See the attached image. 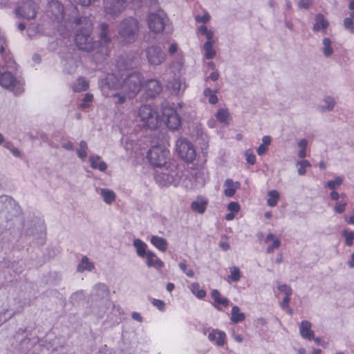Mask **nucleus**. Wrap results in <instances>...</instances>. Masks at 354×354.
<instances>
[{"label": "nucleus", "mask_w": 354, "mask_h": 354, "mask_svg": "<svg viewBox=\"0 0 354 354\" xmlns=\"http://www.w3.org/2000/svg\"><path fill=\"white\" fill-rule=\"evenodd\" d=\"M93 269H94L93 263L89 261L87 257H83L81 263L77 266V271L83 272L85 270L91 271Z\"/></svg>", "instance_id": "31"}, {"label": "nucleus", "mask_w": 354, "mask_h": 354, "mask_svg": "<svg viewBox=\"0 0 354 354\" xmlns=\"http://www.w3.org/2000/svg\"><path fill=\"white\" fill-rule=\"evenodd\" d=\"M88 87V83L83 77H80L77 80V85L75 86V90L77 91H85Z\"/></svg>", "instance_id": "42"}, {"label": "nucleus", "mask_w": 354, "mask_h": 354, "mask_svg": "<svg viewBox=\"0 0 354 354\" xmlns=\"http://www.w3.org/2000/svg\"><path fill=\"white\" fill-rule=\"evenodd\" d=\"M281 241L279 239H274L272 244L267 248V253H272L274 249L279 248Z\"/></svg>", "instance_id": "54"}, {"label": "nucleus", "mask_w": 354, "mask_h": 354, "mask_svg": "<svg viewBox=\"0 0 354 354\" xmlns=\"http://www.w3.org/2000/svg\"><path fill=\"white\" fill-rule=\"evenodd\" d=\"M126 95H122L120 93H115L113 95V97H115L118 99L117 103L118 104H123L126 101Z\"/></svg>", "instance_id": "58"}, {"label": "nucleus", "mask_w": 354, "mask_h": 354, "mask_svg": "<svg viewBox=\"0 0 354 354\" xmlns=\"http://www.w3.org/2000/svg\"><path fill=\"white\" fill-rule=\"evenodd\" d=\"M246 161L250 165H254L256 162V156L252 149H248L245 151Z\"/></svg>", "instance_id": "47"}, {"label": "nucleus", "mask_w": 354, "mask_h": 354, "mask_svg": "<svg viewBox=\"0 0 354 354\" xmlns=\"http://www.w3.org/2000/svg\"><path fill=\"white\" fill-rule=\"evenodd\" d=\"M169 19L161 10L157 12H150L147 17L149 28L155 33L161 32L167 27Z\"/></svg>", "instance_id": "8"}, {"label": "nucleus", "mask_w": 354, "mask_h": 354, "mask_svg": "<svg viewBox=\"0 0 354 354\" xmlns=\"http://www.w3.org/2000/svg\"><path fill=\"white\" fill-rule=\"evenodd\" d=\"M0 85L19 95L24 91V84L17 80L12 73L3 72L0 74Z\"/></svg>", "instance_id": "7"}, {"label": "nucleus", "mask_w": 354, "mask_h": 354, "mask_svg": "<svg viewBox=\"0 0 354 354\" xmlns=\"http://www.w3.org/2000/svg\"><path fill=\"white\" fill-rule=\"evenodd\" d=\"M228 277L234 282H237L241 279V272L238 267L230 268V275Z\"/></svg>", "instance_id": "43"}, {"label": "nucleus", "mask_w": 354, "mask_h": 354, "mask_svg": "<svg viewBox=\"0 0 354 354\" xmlns=\"http://www.w3.org/2000/svg\"><path fill=\"white\" fill-rule=\"evenodd\" d=\"M145 88L147 97L150 98H155L162 92V86L159 80L156 79H150L145 84Z\"/></svg>", "instance_id": "15"}, {"label": "nucleus", "mask_w": 354, "mask_h": 354, "mask_svg": "<svg viewBox=\"0 0 354 354\" xmlns=\"http://www.w3.org/2000/svg\"><path fill=\"white\" fill-rule=\"evenodd\" d=\"M120 84L118 80L114 74H108L104 79V85L111 89H120Z\"/></svg>", "instance_id": "26"}, {"label": "nucleus", "mask_w": 354, "mask_h": 354, "mask_svg": "<svg viewBox=\"0 0 354 354\" xmlns=\"http://www.w3.org/2000/svg\"><path fill=\"white\" fill-rule=\"evenodd\" d=\"M300 334L302 337L308 339H314V332L311 330V324L307 320L301 322L299 327Z\"/></svg>", "instance_id": "18"}, {"label": "nucleus", "mask_w": 354, "mask_h": 354, "mask_svg": "<svg viewBox=\"0 0 354 354\" xmlns=\"http://www.w3.org/2000/svg\"><path fill=\"white\" fill-rule=\"evenodd\" d=\"M218 331H220L219 330H212L211 333L208 335V339L211 342H213L216 339V335H218Z\"/></svg>", "instance_id": "62"}, {"label": "nucleus", "mask_w": 354, "mask_h": 354, "mask_svg": "<svg viewBox=\"0 0 354 354\" xmlns=\"http://www.w3.org/2000/svg\"><path fill=\"white\" fill-rule=\"evenodd\" d=\"M324 103L326 104V106H320L319 107V110L322 111H332L335 106V100L333 97L327 96L324 100Z\"/></svg>", "instance_id": "38"}, {"label": "nucleus", "mask_w": 354, "mask_h": 354, "mask_svg": "<svg viewBox=\"0 0 354 354\" xmlns=\"http://www.w3.org/2000/svg\"><path fill=\"white\" fill-rule=\"evenodd\" d=\"M138 57L133 55H124L119 57L117 67L120 71H129L137 67Z\"/></svg>", "instance_id": "14"}, {"label": "nucleus", "mask_w": 354, "mask_h": 354, "mask_svg": "<svg viewBox=\"0 0 354 354\" xmlns=\"http://www.w3.org/2000/svg\"><path fill=\"white\" fill-rule=\"evenodd\" d=\"M217 92V90L212 91L209 88H206L204 91L203 94L205 97H208V102L211 104H215L218 102V97L216 95V93Z\"/></svg>", "instance_id": "33"}, {"label": "nucleus", "mask_w": 354, "mask_h": 354, "mask_svg": "<svg viewBox=\"0 0 354 354\" xmlns=\"http://www.w3.org/2000/svg\"><path fill=\"white\" fill-rule=\"evenodd\" d=\"M12 206V198L7 196L0 197V214L4 212Z\"/></svg>", "instance_id": "34"}, {"label": "nucleus", "mask_w": 354, "mask_h": 354, "mask_svg": "<svg viewBox=\"0 0 354 354\" xmlns=\"http://www.w3.org/2000/svg\"><path fill=\"white\" fill-rule=\"evenodd\" d=\"M150 242L162 252H165L167 248L168 243L165 238L153 235L151 237Z\"/></svg>", "instance_id": "24"}, {"label": "nucleus", "mask_w": 354, "mask_h": 354, "mask_svg": "<svg viewBox=\"0 0 354 354\" xmlns=\"http://www.w3.org/2000/svg\"><path fill=\"white\" fill-rule=\"evenodd\" d=\"M77 30L75 43L79 50L91 53L97 63L104 62L107 56V47L100 41H95L91 36L92 20L88 17H80L74 20Z\"/></svg>", "instance_id": "1"}, {"label": "nucleus", "mask_w": 354, "mask_h": 354, "mask_svg": "<svg viewBox=\"0 0 354 354\" xmlns=\"http://www.w3.org/2000/svg\"><path fill=\"white\" fill-rule=\"evenodd\" d=\"M342 236L345 238V243L346 245H353L354 240V231L344 230L342 232Z\"/></svg>", "instance_id": "41"}, {"label": "nucleus", "mask_w": 354, "mask_h": 354, "mask_svg": "<svg viewBox=\"0 0 354 354\" xmlns=\"http://www.w3.org/2000/svg\"><path fill=\"white\" fill-rule=\"evenodd\" d=\"M64 71L68 74L73 73L78 66L79 61L73 57L69 53L67 54L66 57L62 61Z\"/></svg>", "instance_id": "16"}, {"label": "nucleus", "mask_w": 354, "mask_h": 354, "mask_svg": "<svg viewBox=\"0 0 354 354\" xmlns=\"http://www.w3.org/2000/svg\"><path fill=\"white\" fill-rule=\"evenodd\" d=\"M76 4L86 7L92 4L95 0H74Z\"/></svg>", "instance_id": "57"}, {"label": "nucleus", "mask_w": 354, "mask_h": 354, "mask_svg": "<svg viewBox=\"0 0 354 354\" xmlns=\"http://www.w3.org/2000/svg\"><path fill=\"white\" fill-rule=\"evenodd\" d=\"M315 21V23L313 25V30L315 31H319L320 30L325 31L329 25L328 21L324 19V15L321 13L316 15Z\"/></svg>", "instance_id": "22"}, {"label": "nucleus", "mask_w": 354, "mask_h": 354, "mask_svg": "<svg viewBox=\"0 0 354 354\" xmlns=\"http://www.w3.org/2000/svg\"><path fill=\"white\" fill-rule=\"evenodd\" d=\"M218 73L217 71H214L209 75V76L205 78V81H208L209 80H211L212 81H216L218 79Z\"/></svg>", "instance_id": "59"}, {"label": "nucleus", "mask_w": 354, "mask_h": 354, "mask_svg": "<svg viewBox=\"0 0 354 354\" xmlns=\"http://www.w3.org/2000/svg\"><path fill=\"white\" fill-rule=\"evenodd\" d=\"M343 182V178L340 176H337L333 180H329L327 182L325 185L326 187H328L332 190L335 189L336 187L340 186Z\"/></svg>", "instance_id": "44"}, {"label": "nucleus", "mask_w": 354, "mask_h": 354, "mask_svg": "<svg viewBox=\"0 0 354 354\" xmlns=\"http://www.w3.org/2000/svg\"><path fill=\"white\" fill-rule=\"evenodd\" d=\"M133 245L136 249L138 256L143 258L147 255V252L146 251V249L147 245L144 241L139 239H136L133 241Z\"/></svg>", "instance_id": "27"}, {"label": "nucleus", "mask_w": 354, "mask_h": 354, "mask_svg": "<svg viewBox=\"0 0 354 354\" xmlns=\"http://www.w3.org/2000/svg\"><path fill=\"white\" fill-rule=\"evenodd\" d=\"M138 116L142 128L156 129L161 123L158 112L149 105H142L139 109Z\"/></svg>", "instance_id": "4"}, {"label": "nucleus", "mask_w": 354, "mask_h": 354, "mask_svg": "<svg viewBox=\"0 0 354 354\" xmlns=\"http://www.w3.org/2000/svg\"><path fill=\"white\" fill-rule=\"evenodd\" d=\"M290 301V296L286 295L283 299L282 302L281 303V306L282 308H285L288 306V304Z\"/></svg>", "instance_id": "61"}, {"label": "nucleus", "mask_w": 354, "mask_h": 354, "mask_svg": "<svg viewBox=\"0 0 354 354\" xmlns=\"http://www.w3.org/2000/svg\"><path fill=\"white\" fill-rule=\"evenodd\" d=\"M171 87L173 90V91L178 94L181 88V84L179 80L174 79V81L171 83Z\"/></svg>", "instance_id": "51"}, {"label": "nucleus", "mask_w": 354, "mask_h": 354, "mask_svg": "<svg viewBox=\"0 0 354 354\" xmlns=\"http://www.w3.org/2000/svg\"><path fill=\"white\" fill-rule=\"evenodd\" d=\"M93 295L99 299H104L109 295V289L104 283H97L93 288Z\"/></svg>", "instance_id": "23"}, {"label": "nucleus", "mask_w": 354, "mask_h": 354, "mask_svg": "<svg viewBox=\"0 0 354 354\" xmlns=\"http://www.w3.org/2000/svg\"><path fill=\"white\" fill-rule=\"evenodd\" d=\"M147 158L153 167H162L169 158V151L163 146L156 145L148 151Z\"/></svg>", "instance_id": "5"}, {"label": "nucleus", "mask_w": 354, "mask_h": 354, "mask_svg": "<svg viewBox=\"0 0 354 354\" xmlns=\"http://www.w3.org/2000/svg\"><path fill=\"white\" fill-rule=\"evenodd\" d=\"M271 143V138L268 136H265L262 138V144L263 146L268 147Z\"/></svg>", "instance_id": "63"}, {"label": "nucleus", "mask_w": 354, "mask_h": 354, "mask_svg": "<svg viewBox=\"0 0 354 354\" xmlns=\"http://www.w3.org/2000/svg\"><path fill=\"white\" fill-rule=\"evenodd\" d=\"M344 25L351 33H354V24L352 18H345L344 20Z\"/></svg>", "instance_id": "50"}, {"label": "nucleus", "mask_w": 354, "mask_h": 354, "mask_svg": "<svg viewBox=\"0 0 354 354\" xmlns=\"http://www.w3.org/2000/svg\"><path fill=\"white\" fill-rule=\"evenodd\" d=\"M207 201L202 196H198L196 200L191 203V208L193 211L199 214H203L206 210Z\"/></svg>", "instance_id": "19"}, {"label": "nucleus", "mask_w": 354, "mask_h": 354, "mask_svg": "<svg viewBox=\"0 0 354 354\" xmlns=\"http://www.w3.org/2000/svg\"><path fill=\"white\" fill-rule=\"evenodd\" d=\"M213 44L214 43L206 41L203 45L204 50H205V57L207 59H212L216 55V51L213 48Z\"/></svg>", "instance_id": "35"}, {"label": "nucleus", "mask_w": 354, "mask_h": 354, "mask_svg": "<svg viewBox=\"0 0 354 354\" xmlns=\"http://www.w3.org/2000/svg\"><path fill=\"white\" fill-rule=\"evenodd\" d=\"M163 119L168 129L177 130L181 125V120L176 111L173 109H165L162 113Z\"/></svg>", "instance_id": "12"}, {"label": "nucleus", "mask_w": 354, "mask_h": 354, "mask_svg": "<svg viewBox=\"0 0 354 354\" xmlns=\"http://www.w3.org/2000/svg\"><path fill=\"white\" fill-rule=\"evenodd\" d=\"M239 182L234 183L232 179H227L225 181V186L227 187L224 190L225 195L227 197L233 196L236 192V189L239 187Z\"/></svg>", "instance_id": "25"}, {"label": "nucleus", "mask_w": 354, "mask_h": 354, "mask_svg": "<svg viewBox=\"0 0 354 354\" xmlns=\"http://www.w3.org/2000/svg\"><path fill=\"white\" fill-rule=\"evenodd\" d=\"M127 0H104V11L111 15H117L127 7Z\"/></svg>", "instance_id": "13"}, {"label": "nucleus", "mask_w": 354, "mask_h": 354, "mask_svg": "<svg viewBox=\"0 0 354 354\" xmlns=\"http://www.w3.org/2000/svg\"><path fill=\"white\" fill-rule=\"evenodd\" d=\"M212 297L214 300V306L218 310H221V308L219 307V305H222L225 307L229 305V300L225 297H221L219 291L216 289H214L211 292Z\"/></svg>", "instance_id": "20"}, {"label": "nucleus", "mask_w": 354, "mask_h": 354, "mask_svg": "<svg viewBox=\"0 0 354 354\" xmlns=\"http://www.w3.org/2000/svg\"><path fill=\"white\" fill-rule=\"evenodd\" d=\"M145 54L148 62L151 65H160L165 59V53L160 46H149L145 50Z\"/></svg>", "instance_id": "11"}, {"label": "nucleus", "mask_w": 354, "mask_h": 354, "mask_svg": "<svg viewBox=\"0 0 354 354\" xmlns=\"http://www.w3.org/2000/svg\"><path fill=\"white\" fill-rule=\"evenodd\" d=\"M227 209L228 210H230L231 212H233V213H236L239 211L240 209V205L238 203L236 202H230L228 205H227Z\"/></svg>", "instance_id": "55"}, {"label": "nucleus", "mask_w": 354, "mask_h": 354, "mask_svg": "<svg viewBox=\"0 0 354 354\" xmlns=\"http://www.w3.org/2000/svg\"><path fill=\"white\" fill-rule=\"evenodd\" d=\"M142 75L136 71H133L122 79L120 84V89L129 99H132L140 91L142 83Z\"/></svg>", "instance_id": "3"}, {"label": "nucleus", "mask_w": 354, "mask_h": 354, "mask_svg": "<svg viewBox=\"0 0 354 354\" xmlns=\"http://www.w3.org/2000/svg\"><path fill=\"white\" fill-rule=\"evenodd\" d=\"M25 236L32 237L37 244L44 245L46 241V227L41 221H33L28 224L25 230Z\"/></svg>", "instance_id": "6"}, {"label": "nucleus", "mask_w": 354, "mask_h": 354, "mask_svg": "<svg viewBox=\"0 0 354 354\" xmlns=\"http://www.w3.org/2000/svg\"><path fill=\"white\" fill-rule=\"evenodd\" d=\"M279 290L283 292L287 296H291L292 293V288L286 284L280 285L278 286Z\"/></svg>", "instance_id": "53"}, {"label": "nucleus", "mask_w": 354, "mask_h": 354, "mask_svg": "<svg viewBox=\"0 0 354 354\" xmlns=\"http://www.w3.org/2000/svg\"><path fill=\"white\" fill-rule=\"evenodd\" d=\"M100 195L102 196L104 201L107 204L112 203L115 199V193L108 189H101Z\"/></svg>", "instance_id": "30"}, {"label": "nucleus", "mask_w": 354, "mask_h": 354, "mask_svg": "<svg viewBox=\"0 0 354 354\" xmlns=\"http://www.w3.org/2000/svg\"><path fill=\"white\" fill-rule=\"evenodd\" d=\"M39 32V27H29L27 30V34L29 38H34Z\"/></svg>", "instance_id": "52"}, {"label": "nucleus", "mask_w": 354, "mask_h": 354, "mask_svg": "<svg viewBox=\"0 0 354 354\" xmlns=\"http://www.w3.org/2000/svg\"><path fill=\"white\" fill-rule=\"evenodd\" d=\"M215 116L220 122L227 124L229 113L226 109H219Z\"/></svg>", "instance_id": "40"}, {"label": "nucleus", "mask_w": 354, "mask_h": 354, "mask_svg": "<svg viewBox=\"0 0 354 354\" xmlns=\"http://www.w3.org/2000/svg\"><path fill=\"white\" fill-rule=\"evenodd\" d=\"M347 203L344 200H341L340 201L336 203L335 206V211L338 214H342L345 211L346 205Z\"/></svg>", "instance_id": "46"}, {"label": "nucleus", "mask_w": 354, "mask_h": 354, "mask_svg": "<svg viewBox=\"0 0 354 354\" xmlns=\"http://www.w3.org/2000/svg\"><path fill=\"white\" fill-rule=\"evenodd\" d=\"M145 257H147L146 263L148 267L160 269L164 266V263L157 257L153 252L147 251V254Z\"/></svg>", "instance_id": "17"}, {"label": "nucleus", "mask_w": 354, "mask_h": 354, "mask_svg": "<svg viewBox=\"0 0 354 354\" xmlns=\"http://www.w3.org/2000/svg\"><path fill=\"white\" fill-rule=\"evenodd\" d=\"M268 151V147L266 146H263V145H260L259 147L257 149V152L258 155L263 156L264 155L266 151Z\"/></svg>", "instance_id": "60"}, {"label": "nucleus", "mask_w": 354, "mask_h": 354, "mask_svg": "<svg viewBox=\"0 0 354 354\" xmlns=\"http://www.w3.org/2000/svg\"><path fill=\"white\" fill-rule=\"evenodd\" d=\"M297 167V172L299 176H304L306 174V169L311 166L310 162L307 160H302L296 162Z\"/></svg>", "instance_id": "32"}, {"label": "nucleus", "mask_w": 354, "mask_h": 354, "mask_svg": "<svg viewBox=\"0 0 354 354\" xmlns=\"http://www.w3.org/2000/svg\"><path fill=\"white\" fill-rule=\"evenodd\" d=\"M322 43L324 46L323 48V53L325 55V57H328L333 53V50L331 48V40L329 38L326 37L323 39Z\"/></svg>", "instance_id": "37"}, {"label": "nucleus", "mask_w": 354, "mask_h": 354, "mask_svg": "<svg viewBox=\"0 0 354 354\" xmlns=\"http://www.w3.org/2000/svg\"><path fill=\"white\" fill-rule=\"evenodd\" d=\"M100 158V156L98 155H91L89 157L91 167L93 169L104 171L107 169V165L105 162L101 161Z\"/></svg>", "instance_id": "21"}, {"label": "nucleus", "mask_w": 354, "mask_h": 354, "mask_svg": "<svg viewBox=\"0 0 354 354\" xmlns=\"http://www.w3.org/2000/svg\"><path fill=\"white\" fill-rule=\"evenodd\" d=\"M176 152L179 157L186 162H191L196 158L195 149L192 144L185 138H180L176 141Z\"/></svg>", "instance_id": "9"}, {"label": "nucleus", "mask_w": 354, "mask_h": 354, "mask_svg": "<svg viewBox=\"0 0 354 354\" xmlns=\"http://www.w3.org/2000/svg\"><path fill=\"white\" fill-rule=\"evenodd\" d=\"M269 198L267 203L270 207H274L277 204L279 198V194L277 190H271L268 192Z\"/></svg>", "instance_id": "36"}, {"label": "nucleus", "mask_w": 354, "mask_h": 354, "mask_svg": "<svg viewBox=\"0 0 354 354\" xmlns=\"http://www.w3.org/2000/svg\"><path fill=\"white\" fill-rule=\"evenodd\" d=\"M231 314V321L234 324L243 322L245 319V314L240 312V308L237 306L232 307Z\"/></svg>", "instance_id": "28"}, {"label": "nucleus", "mask_w": 354, "mask_h": 354, "mask_svg": "<svg viewBox=\"0 0 354 354\" xmlns=\"http://www.w3.org/2000/svg\"><path fill=\"white\" fill-rule=\"evenodd\" d=\"M93 95L91 93H87L85 94L82 102L80 104L82 109H86L88 107V102L93 100Z\"/></svg>", "instance_id": "45"}, {"label": "nucleus", "mask_w": 354, "mask_h": 354, "mask_svg": "<svg viewBox=\"0 0 354 354\" xmlns=\"http://www.w3.org/2000/svg\"><path fill=\"white\" fill-rule=\"evenodd\" d=\"M118 41L123 44L133 43L138 34V22L134 18H127L122 20L118 26Z\"/></svg>", "instance_id": "2"}, {"label": "nucleus", "mask_w": 354, "mask_h": 354, "mask_svg": "<svg viewBox=\"0 0 354 354\" xmlns=\"http://www.w3.org/2000/svg\"><path fill=\"white\" fill-rule=\"evenodd\" d=\"M225 333L223 331H218V337H216V344L219 346H222L225 344Z\"/></svg>", "instance_id": "49"}, {"label": "nucleus", "mask_w": 354, "mask_h": 354, "mask_svg": "<svg viewBox=\"0 0 354 354\" xmlns=\"http://www.w3.org/2000/svg\"><path fill=\"white\" fill-rule=\"evenodd\" d=\"M178 266H179L180 269L187 274V277H191V278L194 277V271L191 269L187 270V265H186L185 262L179 263Z\"/></svg>", "instance_id": "48"}, {"label": "nucleus", "mask_w": 354, "mask_h": 354, "mask_svg": "<svg viewBox=\"0 0 354 354\" xmlns=\"http://www.w3.org/2000/svg\"><path fill=\"white\" fill-rule=\"evenodd\" d=\"M298 6L301 8L308 9L310 7V2L306 1V0H300Z\"/></svg>", "instance_id": "64"}, {"label": "nucleus", "mask_w": 354, "mask_h": 354, "mask_svg": "<svg viewBox=\"0 0 354 354\" xmlns=\"http://www.w3.org/2000/svg\"><path fill=\"white\" fill-rule=\"evenodd\" d=\"M100 38L101 39L102 44H107L110 41L111 39L109 36V26L106 23H102L100 25Z\"/></svg>", "instance_id": "29"}, {"label": "nucleus", "mask_w": 354, "mask_h": 354, "mask_svg": "<svg viewBox=\"0 0 354 354\" xmlns=\"http://www.w3.org/2000/svg\"><path fill=\"white\" fill-rule=\"evenodd\" d=\"M15 12L18 17L33 19L36 16V4L32 0H19Z\"/></svg>", "instance_id": "10"}, {"label": "nucleus", "mask_w": 354, "mask_h": 354, "mask_svg": "<svg viewBox=\"0 0 354 354\" xmlns=\"http://www.w3.org/2000/svg\"><path fill=\"white\" fill-rule=\"evenodd\" d=\"M152 304L154 306H156L160 310L163 311L165 310V302L160 299H153Z\"/></svg>", "instance_id": "56"}, {"label": "nucleus", "mask_w": 354, "mask_h": 354, "mask_svg": "<svg viewBox=\"0 0 354 354\" xmlns=\"http://www.w3.org/2000/svg\"><path fill=\"white\" fill-rule=\"evenodd\" d=\"M87 143L84 140L80 141V149L77 150V156L80 159H84L87 156Z\"/></svg>", "instance_id": "39"}]
</instances>
